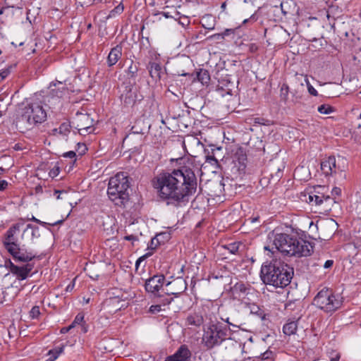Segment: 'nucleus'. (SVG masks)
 I'll return each instance as SVG.
<instances>
[{"instance_id": "nucleus-1", "label": "nucleus", "mask_w": 361, "mask_h": 361, "mask_svg": "<svg viewBox=\"0 0 361 361\" xmlns=\"http://www.w3.org/2000/svg\"><path fill=\"white\" fill-rule=\"evenodd\" d=\"M158 197L167 205L179 207L189 202L195 194L197 179L192 163L171 172H162L152 180Z\"/></svg>"}, {"instance_id": "nucleus-2", "label": "nucleus", "mask_w": 361, "mask_h": 361, "mask_svg": "<svg viewBox=\"0 0 361 361\" xmlns=\"http://www.w3.org/2000/svg\"><path fill=\"white\" fill-rule=\"evenodd\" d=\"M293 275V269L281 261L273 260L263 264L260 278L264 283L276 288L288 286Z\"/></svg>"}, {"instance_id": "nucleus-3", "label": "nucleus", "mask_w": 361, "mask_h": 361, "mask_svg": "<svg viewBox=\"0 0 361 361\" xmlns=\"http://www.w3.org/2000/svg\"><path fill=\"white\" fill-rule=\"evenodd\" d=\"M273 244L275 248L288 256L306 257L313 252V247L308 241L298 240L286 233H274Z\"/></svg>"}, {"instance_id": "nucleus-4", "label": "nucleus", "mask_w": 361, "mask_h": 361, "mask_svg": "<svg viewBox=\"0 0 361 361\" xmlns=\"http://www.w3.org/2000/svg\"><path fill=\"white\" fill-rule=\"evenodd\" d=\"M47 119V113L39 103L27 104L20 111L16 119V126L21 130L32 129Z\"/></svg>"}, {"instance_id": "nucleus-5", "label": "nucleus", "mask_w": 361, "mask_h": 361, "mask_svg": "<svg viewBox=\"0 0 361 361\" xmlns=\"http://www.w3.org/2000/svg\"><path fill=\"white\" fill-rule=\"evenodd\" d=\"M129 179L123 172L118 173L109 181L107 194L115 205L126 207L129 201Z\"/></svg>"}, {"instance_id": "nucleus-6", "label": "nucleus", "mask_w": 361, "mask_h": 361, "mask_svg": "<svg viewBox=\"0 0 361 361\" xmlns=\"http://www.w3.org/2000/svg\"><path fill=\"white\" fill-rule=\"evenodd\" d=\"M312 304L325 312L331 313L342 306L343 301L331 289L324 288L314 298Z\"/></svg>"}, {"instance_id": "nucleus-7", "label": "nucleus", "mask_w": 361, "mask_h": 361, "mask_svg": "<svg viewBox=\"0 0 361 361\" xmlns=\"http://www.w3.org/2000/svg\"><path fill=\"white\" fill-rule=\"evenodd\" d=\"M228 329L221 324H210L207 330L204 331L202 343L204 346L211 350L216 346L220 345L228 336Z\"/></svg>"}, {"instance_id": "nucleus-8", "label": "nucleus", "mask_w": 361, "mask_h": 361, "mask_svg": "<svg viewBox=\"0 0 361 361\" xmlns=\"http://www.w3.org/2000/svg\"><path fill=\"white\" fill-rule=\"evenodd\" d=\"M247 160V154L243 148L239 147L233 153L231 171L235 178H241L245 173Z\"/></svg>"}, {"instance_id": "nucleus-9", "label": "nucleus", "mask_w": 361, "mask_h": 361, "mask_svg": "<svg viewBox=\"0 0 361 361\" xmlns=\"http://www.w3.org/2000/svg\"><path fill=\"white\" fill-rule=\"evenodd\" d=\"M23 226V224L17 223L13 224L4 234L3 243L5 249L8 252L15 248L17 245L21 244L19 241V236H23V233L21 234V228Z\"/></svg>"}, {"instance_id": "nucleus-10", "label": "nucleus", "mask_w": 361, "mask_h": 361, "mask_svg": "<svg viewBox=\"0 0 361 361\" xmlns=\"http://www.w3.org/2000/svg\"><path fill=\"white\" fill-rule=\"evenodd\" d=\"M5 267L9 269L10 272L16 276V279L19 281L25 280L34 267L31 263H25L22 266L15 264L11 259L5 261Z\"/></svg>"}, {"instance_id": "nucleus-11", "label": "nucleus", "mask_w": 361, "mask_h": 361, "mask_svg": "<svg viewBox=\"0 0 361 361\" xmlns=\"http://www.w3.org/2000/svg\"><path fill=\"white\" fill-rule=\"evenodd\" d=\"M73 124L80 135L88 134L92 130L93 120L87 113L78 111L73 120Z\"/></svg>"}, {"instance_id": "nucleus-12", "label": "nucleus", "mask_w": 361, "mask_h": 361, "mask_svg": "<svg viewBox=\"0 0 361 361\" xmlns=\"http://www.w3.org/2000/svg\"><path fill=\"white\" fill-rule=\"evenodd\" d=\"M16 262L30 263L37 257L36 254L30 249L25 247L24 245H18L11 252H8Z\"/></svg>"}, {"instance_id": "nucleus-13", "label": "nucleus", "mask_w": 361, "mask_h": 361, "mask_svg": "<svg viewBox=\"0 0 361 361\" xmlns=\"http://www.w3.org/2000/svg\"><path fill=\"white\" fill-rule=\"evenodd\" d=\"M341 161L343 162V159L339 157L337 161L334 156H330L322 161L321 170L326 176L336 174L338 171H343V167H341L340 164Z\"/></svg>"}, {"instance_id": "nucleus-14", "label": "nucleus", "mask_w": 361, "mask_h": 361, "mask_svg": "<svg viewBox=\"0 0 361 361\" xmlns=\"http://www.w3.org/2000/svg\"><path fill=\"white\" fill-rule=\"evenodd\" d=\"M252 288L249 284H245L243 282L236 283L232 288L231 292L235 298L244 301L246 299V296L250 295Z\"/></svg>"}, {"instance_id": "nucleus-15", "label": "nucleus", "mask_w": 361, "mask_h": 361, "mask_svg": "<svg viewBox=\"0 0 361 361\" xmlns=\"http://www.w3.org/2000/svg\"><path fill=\"white\" fill-rule=\"evenodd\" d=\"M165 281L164 275H154L145 282V290L152 293H156L163 286Z\"/></svg>"}, {"instance_id": "nucleus-16", "label": "nucleus", "mask_w": 361, "mask_h": 361, "mask_svg": "<svg viewBox=\"0 0 361 361\" xmlns=\"http://www.w3.org/2000/svg\"><path fill=\"white\" fill-rule=\"evenodd\" d=\"M191 355V351L188 345L183 344L173 355L168 356L164 361H189Z\"/></svg>"}, {"instance_id": "nucleus-17", "label": "nucleus", "mask_w": 361, "mask_h": 361, "mask_svg": "<svg viewBox=\"0 0 361 361\" xmlns=\"http://www.w3.org/2000/svg\"><path fill=\"white\" fill-rule=\"evenodd\" d=\"M334 197H326L325 199L324 196L317 195L314 193L310 192L308 196V201L310 204L316 206L324 205V207L327 209H331L332 206Z\"/></svg>"}, {"instance_id": "nucleus-18", "label": "nucleus", "mask_w": 361, "mask_h": 361, "mask_svg": "<svg viewBox=\"0 0 361 361\" xmlns=\"http://www.w3.org/2000/svg\"><path fill=\"white\" fill-rule=\"evenodd\" d=\"M204 317L201 312H192L189 313L185 319V324L188 326L200 328L204 324Z\"/></svg>"}, {"instance_id": "nucleus-19", "label": "nucleus", "mask_w": 361, "mask_h": 361, "mask_svg": "<svg viewBox=\"0 0 361 361\" xmlns=\"http://www.w3.org/2000/svg\"><path fill=\"white\" fill-rule=\"evenodd\" d=\"M122 56V46L116 45L113 47L108 56H107V64L109 67L115 65Z\"/></svg>"}, {"instance_id": "nucleus-20", "label": "nucleus", "mask_w": 361, "mask_h": 361, "mask_svg": "<svg viewBox=\"0 0 361 361\" xmlns=\"http://www.w3.org/2000/svg\"><path fill=\"white\" fill-rule=\"evenodd\" d=\"M149 75L154 80L161 79V74L163 73L161 66L157 62H149L147 66Z\"/></svg>"}, {"instance_id": "nucleus-21", "label": "nucleus", "mask_w": 361, "mask_h": 361, "mask_svg": "<svg viewBox=\"0 0 361 361\" xmlns=\"http://www.w3.org/2000/svg\"><path fill=\"white\" fill-rule=\"evenodd\" d=\"M51 93L54 96L57 97V100L59 101V98L62 97L64 93L67 91V88L65 85L61 82L58 83H51L50 85Z\"/></svg>"}, {"instance_id": "nucleus-22", "label": "nucleus", "mask_w": 361, "mask_h": 361, "mask_svg": "<svg viewBox=\"0 0 361 361\" xmlns=\"http://www.w3.org/2000/svg\"><path fill=\"white\" fill-rule=\"evenodd\" d=\"M298 320H290L289 319L287 323H286L283 327V333L286 335L291 336L296 333L298 329Z\"/></svg>"}, {"instance_id": "nucleus-23", "label": "nucleus", "mask_w": 361, "mask_h": 361, "mask_svg": "<svg viewBox=\"0 0 361 361\" xmlns=\"http://www.w3.org/2000/svg\"><path fill=\"white\" fill-rule=\"evenodd\" d=\"M222 150V147H215L212 149V153L209 152L205 156L206 162L211 165H216L218 164V159L216 158V153Z\"/></svg>"}, {"instance_id": "nucleus-24", "label": "nucleus", "mask_w": 361, "mask_h": 361, "mask_svg": "<svg viewBox=\"0 0 361 361\" xmlns=\"http://www.w3.org/2000/svg\"><path fill=\"white\" fill-rule=\"evenodd\" d=\"M197 80L203 85H207L210 81L209 71L205 69H200L197 74Z\"/></svg>"}, {"instance_id": "nucleus-25", "label": "nucleus", "mask_w": 361, "mask_h": 361, "mask_svg": "<svg viewBox=\"0 0 361 361\" xmlns=\"http://www.w3.org/2000/svg\"><path fill=\"white\" fill-rule=\"evenodd\" d=\"M71 126L69 122L61 123L59 128L54 129V132H58L63 136H67L71 132Z\"/></svg>"}, {"instance_id": "nucleus-26", "label": "nucleus", "mask_w": 361, "mask_h": 361, "mask_svg": "<svg viewBox=\"0 0 361 361\" xmlns=\"http://www.w3.org/2000/svg\"><path fill=\"white\" fill-rule=\"evenodd\" d=\"M166 233H159L155 235L153 238H152L150 241L149 247L151 249H155L161 243H164V237L167 236Z\"/></svg>"}, {"instance_id": "nucleus-27", "label": "nucleus", "mask_w": 361, "mask_h": 361, "mask_svg": "<svg viewBox=\"0 0 361 361\" xmlns=\"http://www.w3.org/2000/svg\"><path fill=\"white\" fill-rule=\"evenodd\" d=\"M311 192L314 193L317 195L330 197L329 194V188L325 185H317L314 188L313 191Z\"/></svg>"}, {"instance_id": "nucleus-28", "label": "nucleus", "mask_w": 361, "mask_h": 361, "mask_svg": "<svg viewBox=\"0 0 361 361\" xmlns=\"http://www.w3.org/2000/svg\"><path fill=\"white\" fill-rule=\"evenodd\" d=\"M30 231L32 238H37L40 236L39 229L37 226L32 224H27L26 228L23 230V234Z\"/></svg>"}, {"instance_id": "nucleus-29", "label": "nucleus", "mask_w": 361, "mask_h": 361, "mask_svg": "<svg viewBox=\"0 0 361 361\" xmlns=\"http://www.w3.org/2000/svg\"><path fill=\"white\" fill-rule=\"evenodd\" d=\"M289 94V87L287 84L283 83L280 89V97L281 99L285 103L288 102Z\"/></svg>"}, {"instance_id": "nucleus-30", "label": "nucleus", "mask_w": 361, "mask_h": 361, "mask_svg": "<svg viewBox=\"0 0 361 361\" xmlns=\"http://www.w3.org/2000/svg\"><path fill=\"white\" fill-rule=\"evenodd\" d=\"M274 357V353L268 349L264 353H261L259 356L257 357L261 360H273Z\"/></svg>"}, {"instance_id": "nucleus-31", "label": "nucleus", "mask_w": 361, "mask_h": 361, "mask_svg": "<svg viewBox=\"0 0 361 361\" xmlns=\"http://www.w3.org/2000/svg\"><path fill=\"white\" fill-rule=\"evenodd\" d=\"M138 71V67L137 65L133 64V61L131 62V64L128 67L127 70V73L129 78H135L136 77L137 73Z\"/></svg>"}, {"instance_id": "nucleus-32", "label": "nucleus", "mask_w": 361, "mask_h": 361, "mask_svg": "<svg viewBox=\"0 0 361 361\" xmlns=\"http://www.w3.org/2000/svg\"><path fill=\"white\" fill-rule=\"evenodd\" d=\"M317 110L320 114H329L334 111L332 106L327 104H322L319 106Z\"/></svg>"}, {"instance_id": "nucleus-33", "label": "nucleus", "mask_w": 361, "mask_h": 361, "mask_svg": "<svg viewBox=\"0 0 361 361\" xmlns=\"http://www.w3.org/2000/svg\"><path fill=\"white\" fill-rule=\"evenodd\" d=\"M341 195V190L340 188L334 187L331 190L330 197H334L333 198V202H332V205L337 202L336 197H339Z\"/></svg>"}, {"instance_id": "nucleus-34", "label": "nucleus", "mask_w": 361, "mask_h": 361, "mask_svg": "<svg viewBox=\"0 0 361 361\" xmlns=\"http://www.w3.org/2000/svg\"><path fill=\"white\" fill-rule=\"evenodd\" d=\"M82 324H84V314L82 313H78L72 322L71 326L74 328L76 325Z\"/></svg>"}, {"instance_id": "nucleus-35", "label": "nucleus", "mask_w": 361, "mask_h": 361, "mask_svg": "<svg viewBox=\"0 0 361 361\" xmlns=\"http://www.w3.org/2000/svg\"><path fill=\"white\" fill-rule=\"evenodd\" d=\"M62 350H50L49 351V357L47 360V361H54L57 359Z\"/></svg>"}, {"instance_id": "nucleus-36", "label": "nucleus", "mask_w": 361, "mask_h": 361, "mask_svg": "<svg viewBox=\"0 0 361 361\" xmlns=\"http://www.w3.org/2000/svg\"><path fill=\"white\" fill-rule=\"evenodd\" d=\"M154 15H162L166 18H171L176 19L178 16H180V13L177 11H174V15H172L169 12L161 11V12H157V13H154Z\"/></svg>"}, {"instance_id": "nucleus-37", "label": "nucleus", "mask_w": 361, "mask_h": 361, "mask_svg": "<svg viewBox=\"0 0 361 361\" xmlns=\"http://www.w3.org/2000/svg\"><path fill=\"white\" fill-rule=\"evenodd\" d=\"M40 314L39 307L34 306L30 311V317L32 319H37Z\"/></svg>"}, {"instance_id": "nucleus-38", "label": "nucleus", "mask_w": 361, "mask_h": 361, "mask_svg": "<svg viewBox=\"0 0 361 361\" xmlns=\"http://www.w3.org/2000/svg\"><path fill=\"white\" fill-rule=\"evenodd\" d=\"M251 313L257 314L259 317L263 318L264 316V314L263 311L260 310V308L255 305H253L251 307Z\"/></svg>"}, {"instance_id": "nucleus-39", "label": "nucleus", "mask_w": 361, "mask_h": 361, "mask_svg": "<svg viewBox=\"0 0 361 361\" xmlns=\"http://www.w3.org/2000/svg\"><path fill=\"white\" fill-rule=\"evenodd\" d=\"M31 220H32V221H35V222H36V223H37V224H40V225H42V226H47V225H52V226H54V225H56V224H61V223H62V222H63V221H62V220H60V221H56V222H55V223H53V224H48V223H46V222H44V221H40L39 219H38L35 218V216H32V218L31 219Z\"/></svg>"}, {"instance_id": "nucleus-40", "label": "nucleus", "mask_w": 361, "mask_h": 361, "mask_svg": "<svg viewBox=\"0 0 361 361\" xmlns=\"http://www.w3.org/2000/svg\"><path fill=\"white\" fill-rule=\"evenodd\" d=\"M233 32V30L231 29H226L225 31L220 34H215L212 37L216 38V39H224L225 36H227Z\"/></svg>"}, {"instance_id": "nucleus-41", "label": "nucleus", "mask_w": 361, "mask_h": 361, "mask_svg": "<svg viewBox=\"0 0 361 361\" xmlns=\"http://www.w3.org/2000/svg\"><path fill=\"white\" fill-rule=\"evenodd\" d=\"M305 82L307 84L309 93L313 96H317L318 94L317 91L312 86L307 78H305Z\"/></svg>"}, {"instance_id": "nucleus-42", "label": "nucleus", "mask_w": 361, "mask_h": 361, "mask_svg": "<svg viewBox=\"0 0 361 361\" xmlns=\"http://www.w3.org/2000/svg\"><path fill=\"white\" fill-rule=\"evenodd\" d=\"M161 305H153L149 307V312L152 314H156L161 311Z\"/></svg>"}, {"instance_id": "nucleus-43", "label": "nucleus", "mask_w": 361, "mask_h": 361, "mask_svg": "<svg viewBox=\"0 0 361 361\" xmlns=\"http://www.w3.org/2000/svg\"><path fill=\"white\" fill-rule=\"evenodd\" d=\"M291 94H293V99L292 102L293 103H298L301 99L302 96L299 94H298L297 91L291 92Z\"/></svg>"}, {"instance_id": "nucleus-44", "label": "nucleus", "mask_w": 361, "mask_h": 361, "mask_svg": "<svg viewBox=\"0 0 361 361\" xmlns=\"http://www.w3.org/2000/svg\"><path fill=\"white\" fill-rule=\"evenodd\" d=\"M267 122H268V121L263 118L257 117V118H254V123L256 124L267 125Z\"/></svg>"}, {"instance_id": "nucleus-45", "label": "nucleus", "mask_w": 361, "mask_h": 361, "mask_svg": "<svg viewBox=\"0 0 361 361\" xmlns=\"http://www.w3.org/2000/svg\"><path fill=\"white\" fill-rule=\"evenodd\" d=\"M228 246V250L233 254H235L238 250V247L235 244H230Z\"/></svg>"}, {"instance_id": "nucleus-46", "label": "nucleus", "mask_w": 361, "mask_h": 361, "mask_svg": "<svg viewBox=\"0 0 361 361\" xmlns=\"http://www.w3.org/2000/svg\"><path fill=\"white\" fill-rule=\"evenodd\" d=\"M75 152L73 151H69L63 154L64 157H68L70 159H73L75 157Z\"/></svg>"}, {"instance_id": "nucleus-47", "label": "nucleus", "mask_w": 361, "mask_h": 361, "mask_svg": "<svg viewBox=\"0 0 361 361\" xmlns=\"http://www.w3.org/2000/svg\"><path fill=\"white\" fill-rule=\"evenodd\" d=\"M8 186V182L6 180H0V190H4Z\"/></svg>"}, {"instance_id": "nucleus-48", "label": "nucleus", "mask_w": 361, "mask_h": 361, "mask_svg": "<svg viewBox=\"0 0 361 361\" xmlns=\"http://www.w3.org/2000/svg\"><path fill=\"white\" fill-rule=\"evenodd\" d=\"M334 264V261L331 259L326 260L324 264V267L325 269H329Z\"/></svg>"}, {"instance_id": "nucleus-49", "label": "nucleus", "mask_w": 361, "mask_h": 361, "mask_svg": "<svg viewBox=\"0 0 361 361\" xmlns=\"http://www.w3.org/2000/svg\"><path fill=\"white\" fill-rule=\"evenodd\" d=\"M294 302H289L285 305V309L286 310H293Z\"/></svg>"}, {"instance_id": "nucleus-50", "label": "nucleus", "mask_w": 361, "mask_h": 361, "mask_svg": "<svg viewBox=\"0 0 361 361\" xmlns=\"http://www.w3.org/2000/svg\"><path fill=\"white\" fill-rule=\"evenodd\" d=\"M73 326H71V325H70V326H68L63 327V328L61 329L60 332H61V334H66V333H68V332L71 329H73Z\"/></svg>"}, {"instance_id": "nucleus-51", "label": "nucleus", "mask_w": 361, "mask_h": 361, "mask_svg": "<svg viewBox=\"0 0 361 361\" xmlns=\"http://www.w3.org/2000/svg\"><path fill=\"white\" fill-rule=\"evenodd\" d=\"M124 239L126 240H135L137 239L136 236L133 235H126L124 237Z\"/></svg>"}, {"instance_id": "nucleus-52", "label": "nucleus", "mask_w": 361, "mask_h": 361, "mask_svg": "<svg viewBox=\"0 0 361 361\" xmlns=\"http://www.w3.org/2000/svg\"><path fill=\"white\" fill-rule=\"evenodd\" d=\"M65 192L64 191L61 190H55L54 195H56V199L59 200L61 199V194Z\"/></svg>"}, {"instance_id": "nucleus-53", "label": "nucleus", "mask_w": 361, "mask_h": 361, "mask_svg": "<svg viewBox=\"0 0 361 361\" xmlns=\"http://www.w3.org/2000/svg\"><path fill=\"white\" fill-rule=\"evenodd\" d=\"M7 75H8L7 71H4V72L1 73H0V81L5 79L6 78Z\"/></svg>"}, {"instance_id": "nucleus-54", "label": "nucleus", "mask_w": 361, "mask_h": 361, "mask_svg": "<svg viewBox=\"0 0 361 361\" xmlns=\"http://www.w3.org/2000/svg\"><path fill=\"white\" fill-rule=\"evenodd\" d=\"M35 192L36 193H40L42 192V187L41 185H37L35 188Z\"/></svg>"}, {"instance_id": "nucleus-55", "label": "nucleus", "mask_w": 361, "mask_h": 361, "mask_svg": "<svg viewBox=\"0 0 361 361\" xmlns=\"http://www.w3.org/2000/svg\"><path fill=\"white\" fill-rule=\"evenodd\" d=\"M172 301V298L171 299H169V298H166L164 300V305H169L171 302Z\"/></svg>"}, {"instance_id": "nucleus-56", "label": "nucleus", "mask_w": 361, "mask_h": 361, "mask_svg": "<svg viewBox=\"0 0 361 361\" xmlns=\"http://www.w3.org/2000/svg\"><path fill=\"white\" fill-rule=\"evenodd\" d=\"M340 359V356L338 355H336V357H332L331 359V361H338Z\"/></svg>"}, {"instance_id": "nucleus-57", "label": "nucleus", "mask_w": 361, "mask_h": 361, "mask_svg": "<svg viewBox=\"0 0 361 361\" xmlns=\"http://www.w3.org/2000/svg\"><path fill=\"white\" fill-rule=\"evenodd\" d=\"M185 20H186V23L184 22V21H179V23L181 24L183 26H185V25H188L189 24V20L187 19V18H185Z\"/></svg>"}, {"instance_id": "nucleus-58", "label": "nucleus", "mask_w": 361, "mask_h": 361, "mask_svg": "<svg viewBox=\"0 0 361 361\" xmlns=\"http://www.w3.org/2000/svg\"><path fill=\"white\" fill-rule=\"evenodd\" d=\"M73 286H74V285H73H73H68V286H67V288H66V290H67V291H68V290H72V289H73Z\"/></svg>"}, {"instance_id": "nucleus-59", "label": "nucleus", "mask_w": 361, "mask_h": 361, "mask_svg": "<svg viewBox=\"0 0 361 361\" xmlns=\"http://www.w3.org/2000/svg\"><path fill=\"white\" fill-rule=\"evenodd\" d=\"M226 7V2L223 3L221 6V8H222V10H225Z\"/></svg>"}, {"instance_id": "nucleus-60", "label": "nucleus", "mask_w": 361, "mask_h": 361, "mask_svg": "<svg viewBox=\"0 0 361 361\" xmlns=\"http://www.w3.org/2000/svg\"><path fill=\"white\" fill-rule=\"evenodd\" d=\"M252 16H251V18L250 19H245L243 22V24H245L247 23L250 19H252Z\"/></svg>"}, {"instance_id": "nucleus-61", "label": "nucleus", "mask_w": 361, "mask_h": 361, "mask_svg": "<svg viewBox=\"0 0 361 361\" xmlns=\"http://www.w3.org/2000/svg\"><path fill=\"white\" fill-rule=\"evenodd\" d=\"M81 147L83 148L82 152H84L87 149L86 146L84 144H82Z\"/></svg>"}, {"instance_id": "nucleus-62", "label": "nucleus", "mask_w": 361, "mask_h": 361, "mask_svg": "<svg viewBox=\"0 0 361 361\" xmlns=\"http://www.w3.org/2000/svg\"><path fill=\"white\" fill-rule=\"evenodd\" d=\"M149 4L150 6H154L155 5V2H154V0H152V2L149 3Z\"/></svg>"}, {"instance_id": "nucleus-63", "label": "nucleus", "mask_w": 361, "mask_h": 361, "mask_svg": "<svg viewBox=\"0 0 361 361\" xmlns=\"http://www.w3.org/2000/svg\"><path fill=\"white\" fill-rule=\"evenodd\" d=\"M140 261H141V258H139V259L137 260V262H136V266H137V267L138 266V264H139V263L140 262Z\"/></svg>"}, {"instance_id": "nucleus-64", "label": "nucleus", "mask_w": 361, "mask_h": 361, "mask_svg": "<svg viewBox=\"0 0 361 361\" xmlns=\"http://www.w3.org/2000/svg\"><path fill=\"white\" fill-rule=\"evenodd\" d=\"M4 171V169H3L2 167H0V174Z\"/></svg>"}]
</instances>
